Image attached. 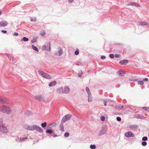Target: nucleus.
<instances>
[{"label":"nucleus","instance_id":"1","mask_svg":"<svg viewBox=\"0 0 149 149\" xmlns=\"http://www.w3.org/2000/svg\"><path fill=\"white\" fill-rule=\"evenodd\" d=\"M24 127L25 129L30 131L36 130L41 133L43 131V130L40 127L36 125H33L32 126L26 125Z\"/></svg>","mask_w":149,"mask_h":149},{"label":"nucleus","instance_id":"2","mask_svg":"<svg viewBox=\"0 0 149 149\" xmlns=\"http://www.w3.org/2000/svg\"><path fill=\"white\" fill-rule=\"evenodd\" d=\"M0 111L4 113L9 114L11 113V110L9 107L5 105L0 106Z\"/></svg>","mask_w":149,"mask_h":149},{"label":"nucleus","instance_id":"3","mask_svg":"<svg viewBox=\"0 0 149 149\" xmlns=\"http://www.w3.org/2000/svg\"><path fill=\"white\" fill-rule=\"evenodd\" d=\"M39 74L42 77L48 79H51V76L47 73L42 71H38Z\"/></svg>","mask_w":149,"mask_h":149},{"label":"nucleus","instance_id":"4","mask_svg":"<svg viewBox=\"0 0 149 149\" xmlns=\"http://www.w3.org/2000/svg\"><path fill=\"white\" fill-rule=\"evenodd\" d=\"M72 116L70 114L66 115L63 116L61 120V123H63L66 122L67 120H69L71 118Z\"/></svg>","mask_w":149,"mask_h":149},{"label":"nucleus","instance_id":"5","mask_svg":"<svg viewBox=\"0 0 149 149\" xmlns=\"http://www.w3.org/2000/svg\"><path fill=\"white\" fill-rule=\"evenodd\" d=\"M107 131V128L105 126H103L102 127V129L100 130L98 134L99 136H101L104 134Z\"/></svg>","mask_w":149,"mask_h":149},{"label":"nucleus","instance_id":"6","mask_svg":"<svg viewBox=\"0 0 149 149\" xmlns=\"http://www.w3.org/2000/svg\"><path fill=\"white\" fill-rule=\"evenodd\" d=\"M0 131L3 133H7L8 132V130L6 127L2 125L0 126Z\"/></svg>","mask_w":149,"mask_h":149},{"label":"nucleus","instance_id":"7","mask_svg":"<svg viewBox=\"0 0 149 149\" xmlns=\"http://www.w3.org/2000/svg\"><path fill=\"white\" fill-rule=\"evenodd\" d=\"M125 136L127 138L133 137L134 136V134L131 132L128 131L125 133Z\"/></svg>","mask_w":149,"mask_h":149},{"label":"nucleus","instance_id":"8","mask_svg":"<svg viewBox=\"0 0 149 149\" xmlns=\"http://www.w3.org/2000/svg\"><path fill=\"white\" fill-rule=\"evenodd\" d=\"M63 94H67L69 93L70 91V89L67 86L63 88Z\"/></svg>","mask_w":149,"mask_h":149},{"label":"nucleus","instance_id":"9","mask_svg":"<svg viewBox=\"0 0 149 149\" xmlns=\"http://www.w3.org/2000/svg\"><path fill=\"white\" fill-rule=\"evenodd\" d=\"M58 52H55L54 53V55L55 56H61V54L63 53V52H62V50L61 49L60 47H58Z\"/></svg>","mask_w":149,"mask_h":149},{"label":"nucleus","instance_id":"10","mask_svg":"<svg viewBox=\"0 0 149 149\" xmlns=\"http://www.w3.org/2000/svg\"><path fill=\"white\" fill-rule=\"evenodd\" d=\"M139 127L138 125H129L128 127L131 130H133Z\"/></svg>","mask_w":149,"mask_h":149},{"label":"nucleus","instance_id":"11","mask_svg":"<svg viewBox=\"0 0 149 149\" xmlns=\"http://www.w3.org/2000/svg\"><path fill=\"white\" fill-rule=\"evenodd\" d=\"M134 116L135 118L138 119H143L144 117L141 114H136L134 115Z\"/></svg>","mask_w":149,"mask_h":149},{"label":"nucleus","instance_id":"12","mask_svg":"<svg viewBox=\"0 0 149 149\" xmlns=\"http://www.w3.org/2000/svg\"><path fill=\"white\" fill-rule=\"evenodd\" d=\"M63 87H61L58 88L56 90V92L58 94H63Z\"/></svg>","mask_w":149,"mask_h":149},{"label":"nucleus","instance_id":"13","mask_svg":"<svg viewBox=\"0 0 149 149\" xmlns=\"http://www.w3.org/2000/svg\"><path fill=\"white\" fill-rule=\"evenodd\" d=\"M125 74V72L121 70H120L117 72V74L119 76H123Z\"/></svg>","mask_w":149,"mask_h":149},{"label":"nucleus","instance_id":"14","mask_svg":"<svg viewBox=\"0 0 149 149\" xmlns=\"http://www.w3.org/2000/svg\"><path fill=\"white\" fill-rule=\"evenodd\" d=\"M8 23L6 21H2L0 22V26L4 27L6 26Z\"/></svg>","mask_w":149,"mask_h":149},{"label":"nucleus","instance_id":"15","mask_svg":"<svg viewBox=\"0 0 149 149\" xmlns=\"http://www.w3.org/2000/svg\"><path fill=\"white\" fill-rule=\"evenodd\" d=\"M128 61L127 60H123L120 61L119 63L121 65H123L127 63Z\"/></svg>","mask_w":149,"mask_h":149},{"label":"nucleus","instance_id":"16","mask_svg":"<svg viewBox=\"0 0 149 149\" xmlns=\"http://www.w3.org/2000/svg\"><path fill=\"white\" fill-rule=\"evenodd\" d=\"M7 102L6 99L5 98L0 97V103H7Z\"/></svg>","mask_w":149,"mask_h":149},{"label":"nucleus","instance_id":"17","mask_svg":"<svg viewBox=\"0 0 149 149\" xmlns=\"http://www.w3.org/2000/svg\"><path fill=\"white\" fill-rule=\"evenodd\" d=\"M128 5H131L132 6H135L137 7H140V5L139 4L135 2L131 3L129 4Z\"/></svg>","mask_w":149,"mask_h":149},{"label":"nucleus","instance_id":"18","mask_svg":"<svg viewBox=\"0 0 149 149\" xmlns=\"http://www.w3.org/2000/svg\"><path fill=\"white\" fill-rule=\"evenodd\" d=\"M35 98L36 100L40 101H42L43 100V97L41 95H39L35 97Z\"/></svg>","mask_w":149,"mask_h":149},{"label":"nucleus","instance_id":"19","mask_svg":"<svg viewBox=\"0 0 149 149\" xmlns=\"http://www.w3.org/2000/svg\"><path fill=\"white\" fill-rule=\"evenodd\" d=\"M56 82L55 81H53L52 82H51L49 83V87H52L53 86H55L56 84Z\"/></svg>","mask_w":149,"mask_h":149},{"label":"nucleus","instance_id":"20","mask_svg":"<svg viewBox=\"0 0 149 149\" xmlns=\"http://www.w3.org/2000/svg\"><path fill=\"white\" fill-rule=\"evenodd\" d=\"M28 139V137L26 136L20 138L19 140V141L20 142H23L26 141Z\"/></svg>","mask_w":149,"mask_h":149},{"label":"nucleus","instance_id":"21","mask_svg":"<svg viewBox=\"0 0 149 149\" xmlns=\"http://www.w3.org/2000/svg\"><path fill=\"white\" fill-rule=\"evenodd\" d=\"M92 101V98L91 94L88 95V102H91Z\"/></svg>","mask_w":149,"mask_h":149},{"label":"nucleus","instance_id":"22","mask_svg":"<svg viewBox=\"0 0 149 149\" xmlns=\"http://www.w3.org/2000/svg\"><path fill=\"white\" fill-rule=\"evenodd\" d=\"M46 49L47 51H50L51 50L50 43V42H49L48 43V45L47 47H46Z\"/></svg>","mask_w":149,"mask_h":149},{"label":"nucleus","instance_id":"23","mask_svg":"<svg viewBox=\"0 0 149 149\" xmlns=\"http://www.w3.org/2000/svg\"><path fill=\"white\" fill-rule=\"evenodd\" d=\"M29 38L26 37H24L21 40V41L22 42H27L29 40Z\"/></svg>","mask_w":149,"mask_h":149},{"label":"nucleus","instance_id":"24","mask_svg":"<svg viewBox=\"0 0 149 149\" xmlns=\"http://www.w3.org/2000/svg\"><path fill=\"white\" fill-rule=\"evenodd\" d=\"M31 47L33 49L35 50L37 52H38L39 51V50L38 48L36 46H35L34 45H32L31 46Z\"/></svg>","mask_w":149,"mask_h":149},{"label":"nucleus","instance_id":"25","mask_svg":"<svg viewBox=\"0 0 149 149\" xmlns=\"http://www.w3.org/2000/svg\"><path fill=\"white\" fill-rule=\"evenodd\" d=\"M63 123H61L60 125V130L61 131H64L63 125Z\"/></svg>","mask_w":149,"mask_h":149},{"label":"nucleus","instance_id":"26","mask_svg":"<svg viewBox=\"0 0 149 149\" xmlns=\"http://www.w3.org/2000/svg\"><path fill=\"white\" fill-rule=\"evenodd\" d=\"M124 107L123 105L121 106H116L115 108L118 109H121L123 108Z\"/></svg>","mask_w":149,"mask_h":149},{"label":"nucleus","instance_id":"27","mask_svg":"<svg viewBox=\"0 0 149 149\" xmlns=\"http://www.w3.org/2000/svg\"><path fill=\"white\" fill-rule=\"evenodd\" d=\"M46 132L48 134H52L53 133V131L51 129H47L46 130Z\"/></svg>","mask_w":149,"mask_h":149},{"label":"nucleus","instance_id":"28","mask_svg":"<svg viewBox=\"0 0 149 149\" xmlns=\"http://www.w3.org/2000/svg\"><path fill=\"white\" fill-rule=\"evenodd\" d=\"M25 113V115L28 116H30L32 115L30 111H26Z\"/></svg>","mask_w":149,"mask_h":149},{"label":"nucleus","instance_id":"29","mask_svg":"<svg viewBox=\"0 0 149 149\" xmlns=\"http://www.w3.org/2000/svg\"><path fill=\"white\" fill-rule=\"evenodd\" d=\"M47 125V123L46 122H45L44 123H41V126L42 128H45L46 126Z\"/></svg>","mask_w":149,"mask_h":149},{"label":"nucleus","instance_id":"30","mask_svg":"<svg viewBox=\"0 0 149 149\" xmlns=\"http://www.w3.org/2000/svg\"><path fill=\"white\" fill-rule=\"evenodd\" d=\"M86 89L88 95L91 94L90 93L89 89L88 87H86Z\"/></svg>","mask_w":149,"mask_h":149},{"label":"nucleus","instance_id":"31","mask_svg":"<svg viewBox=\"0 0 149 149\" xmlns=\"http://www.w3.org/2000/svg\"><path fill=\"white\" fill-rule=\"evenodd\" d=\"M139 24L141 25H146L147 24L145 22H139Z\"/></svg>","mask_w":149,"mask_h":149},{"label":"nucleus","instance_id":"32","mask_svg":"<svg viewBox=\"0 0 149 149\" xmlns=\"http://www.w3.org/2000/svg\"><path fill=\"white\" fill-rule=\"evenodd\" d=\"M46 33L44 30L41 31L40 35L42 36H44L45 35Z\"/></svg>","mask_w":149,"mask_h":149},{"label":"nucleus","instance_id":"33","mask_svg":"<svg viewBox=\"0 0 149 149\" xmlns=\"http://www.w3.org/2000/svg\"><path fill=\"white\" fill-rule=\"evenodd\" d=\"M90 148L91 149H95L96 148V146L95 144H91L90 146Z\"/></svg>","mask_w":149,"mask_h":149},{"label":"nucleus","instance_id":"34","mask_svg":"<svg viewBox=\"0 0 149 149\" xmlns=\"http://www.w3.org/2000/svg\"><path fill=\"white\" fill-rule=\"evenodd\" d=\"M7 56L10 61H13V58L11 56L8 55Z\"/></svg>","mask_w":149,"mask_h":149},{"label":"nucleus","instance_id":"35","mask_svg":"<svg viewBox=\"0 0 149 149\" xmlns=\"http://www.w3.org/2000/svg\"><path fill=\"white\" fill-rule=\"evenodd\" d=\"M82 74V72L81 70H80L79 71V73L78 74V75L79 77H81Z\"/></svg>","mask_w":149,"mask_h":149},{"label":"nucleus","instance_id":"36","mask_svg":"<svg viewBox=\"0 0 149 149\" xmlns=\"http://www.w3.org/2000/svg\"><path fill=\"white\" fill-rule=\"evenodd\" d=\"M138 84H139L142 85L144 84V82L143 81H138Z\"/></svg>","mask_w":149,"mask_h":149},{"label":"nucleus","instance_id":"37","mask_svg":"<svg viewBox=\"0 0 149 149\" xmlns=\"http://www.w3.org/2000/svg\"><path fill=\"white\" fill-rule=\"evenodd\" d=\"M142 109H143L146 111H149V107H142Z\"/></svg>","mask_w":149,"mask_h":149},{"label":"nucleus","instance_id":"38","mask_svg":"<svg viewBox=\"0 0 149 149\" xmlns=\"http://www.w3.org/2000/svg\"><path fill=\"white\" fill-rule=\"evenodd\" d=\"M147 143L145 141H143L141 143V145L143 146H145L147 145Z\"/></svg>","mask_w":149,"mask_h":149},{"label":"nucleus","instance_id":"39","mask_svg":"<svg viewBox=\"0 0 149 149\" xmlns=\"http://www.w3.org/2000/svg\"><path fill=\"white\" fill-rule=\"evenodd\" d=\"M69 134H69V133H68V132H67L65 133V134H64V136L65 137H68L69 136Z\"/></svg>","mask_w":149,"mask_h":149},{"label":"nucleus","instance_id":"40","mask_svg":"<svg viewBox=\"0 0 149 149\" xmlns=\"http://www.w3.org/2000/svg\"><path fill=\"white\" fill-rule=\"evenodd\" d=\"M148 140V138L146 136H144L142 138V141H146Z\"/></svg>","mask_w":149,"mask_h":149},{"label":"nucleus","instance_id":"41","mask_svg":"<svg viewBox=\"0 0 149 149\" xmlns=\"http://www.w3.org/2000/svg\"><path fill=\"white\" fill-rule=\"evenodd\" d=\"M3 120L2 119L0 118V126L3 125Z\"/></svg>","mask_w":149,"mask_h":149},{"label":"nucleus","instance_id":"42","mask_svg":"<svg viewBox=\"0 0 149 149\" xmlns=\"http://www.w3.org/2000/svg\"><path fill=\"white\" fill-rule=\"evenodd\" d=\"M109 56L111 58H113L114 57V55L113 54H109Z\"/></svg>","mask_w":149,"mask_h":149},{"label":"nucleus","instance_id":"43","mask_svg":"<svg viewBox=\"0 0 149 149\" xmlns=\"http://www.w3.org/2000/svg\"><path fill=\"white\" fill-rule=\"evenodd\" d=\"M101 120L102 121H104L105 120V118L104 116H102L100 117Z\"/></svg>","mask_w":149,"mask_h":149},{"label":"nucleus","instance_id":"44","mask_svg":"<svg viewBox=\"0 0 149 149\" xmlns=\"http://www.w3.org/2000/svg\"><path fill=\"white\" fill-rule=\"evenodd\" d=\"M116 120L118 121H120L121 120V118L120 117H117L116 118Z\"/></svg>","mask_w":149,"mask_h":149},{"label":"nucleus","instance_id":"45","mask_svg":"<svg viewBox=\"0 0 149 149\" xmlns=\"http://www.w3.org/2000/svg\"><path fill=\"white\" fill-rule=\"evenodd\" d=\"M74 54L76 55H77L79 54V51L78 50H76L74 52Z\"/></svg>","mask_w":149,"mask_h":149},{"label":"nucleus","instance_id":"46","mask_svg":"<svg viewBox=\"0 0 149 149\" xmlns=\"http://www.w3.org/2000/svg\"><path fill=\"white\" fill-rule=\"evenodd\" d=\"M100 58L102 59H104L106 58V56H105L102 55L101 56Z\"/></svg>","mask_w":149,"mask_h":149},{"label":"nucleus","instance_id":"47","mask_svg":"<svg viewBox=\"0 0 149 149\" xmlns=\"http://www.w3.org/2000/svg\"><path fill=\"white\" fill-rule=\"evenodd\" d=\"M46 49V46L45 45H44L42 47V49L43 50H45Z\"/></svg>","mask_w":149,"mask_h":149},{"label":"nucleus","instance_id":"48","mask_svg":"<svg viewBox=\"0 0 149 149\" xmlns=\"http://www.w3.org/2000/svg\"><path fill=\"white\" fill-rule=\"evenodd\" d=\"M18 33L16 32H14L13 33V36H17L18 35Z\"/></svg>","mask_w":149,"mask_h":149},{"label":"nucleus","instance_id":"49","mask_svg":"<svg viewBox=\"0 0 149 149\" xmlns=\"http://www.w3.org/2000/svg\"><path fill=\"white\" fill-rule=\"evenodd\" d=\"M36 39H33L31 40V42L32 43H34L36 42Z\"/></svg>","mask_w":149,"mask_h":149},{"label":"nucleus","instance_id":"50","mask_svg":"<svg viewBox=\"0 0 149 149\" xmlns=\"http://www.w3.org/2000/svg\"><path fill=\"white\" fill-rule=\"evenodd\" d=\"M1 32L3 33H6L7 32L6 31L2 30L1 31Z\"/></svg>","mask_w":149,"mask_h":149},{"label":"nucleus","instance_id":"51","mask_svg":"<svg viewBox=\"0 0 149 149\" xmlns=\"http://www.w3.org/2000/svg\"><path fill=\"white\" fill-rule=\"evenodd\" d=\"M115 56L116 58H118L119 56V55L118 54H116L115 55Z\"/></svg>","mask_w":149,"mask_h":149},{"label":"nucleus","instance_id":"52","mask_svg":"<svg viewBox=\"0 0 149 149\" xmlns=\"http://www.w3.org/2000/svg\"><path fill=\"white\" fill-rule=\"evenodd\" d=\"M107 102L106 101H104V106H106L107 105Z\"/></svg>","mask_w":149,"mask_h":149},{"label":"nucleus","instance_id":"53","mask_svg":"<svg viewBox=\"0 0 149 149\" xmlns=\"http://www.w3.org/2000/svg\"><path fill=\"white\" fill-rule=\"evenodd\" d=\"M30 20L31 22H33V21L35 22L36 21V19H35V20H33L32 18H31Z\"/></svg>","mask_w":149,"mask_h":149},{"label":"nucleus","instance_id":"54","mask_svg":"<svg viewBox=\"0 0 149 149\" xmlns=\"http://www.w3.org/2000/svg\"><path fill=\"white\" fill-rule=\"evenodd\" d=\"M148 79L147 78H145L143 79V81H148Z\"/></svg>","mask_w":149,"mask_h":149},{"label":"nucleus","instance_id":"55","mask_svg":"<svg viewBox=\"0 0 149 149\" xmlns=\"http://www.w3.org/2000/svg\"><path fill=\"white\" fill-rule=\"evenodd\" d=\"M129 80H130V81H136V79H129Z\"/></svg>","mask_w":149,"mask_h":149},{"label":"nucleus","instance_id":"56","mask_svg":"<svg viewBox=\"0 0 149 149\" xmlns=\"http://www.w3.org/2000/svg\"><path fill=\"white\" fill-rule=\"evenodd\" d=\"M69 2L70 3H72L73 1V0H68Z\"/></svg>","mask_w":149,"mask_h":149},{"label":"nucleus","instance_id":"57","mask_svg":"<svg viewBox=\"0 0 149 149\" xmlns=\"http://www.w3.org/2000/svg\"><path fill=\"white\" fill-rule=\"evenodd\" d=\"M53 136L54 137H56L57 136V135L56 134L54 135H53Z\"/></svg>","mask_w":149,"mask_h":149},{"label":"nucleus","instance_id":"58","mask_svg":"<svg viewBox=\"0 0 149 149\" xmlns=\"http://www.w3.org/2000/svg\"><path fill=\"white\" fill-rule=\"evenodd\" d=\"M2 13V12H1V11L0 10V15Z\"/></svg>","mask_w":149,"mask_h":149},{"label":"nucleus","instance_id":"59","mask_svg":"<svg viewBox=\"0 0 149 149\" xmlns=\"http://www.w3.org/2000/svg\"><path fill=\"white\" fill-rule=\"evenodd\" d=\"M148 87L149 88V85L148 86Z\"/></svg>","mask_w":149,"mask_h":149},{"label":"nucleus","instance_id":"60","mask_svg":"<svg viewBox=\"0 0 149 149\" xmlns=\"http://www.w3.org/2000/svg\"><path fill=\"white\" fill-rule=\"evenodd\" d=\"M89 71H90V70H88V72H89Z\"/></svg>","mask_w":149,"mask_h":149}]
</instances>
